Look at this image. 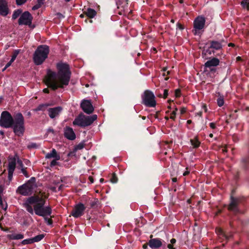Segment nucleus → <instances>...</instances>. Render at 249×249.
I'll return each mask as SVG.
<instances>
[{"label": "nucleus", "instance_id": "obj_27", "mask_svg": "<svg viewBox=\"0 0 249 249\" xmlns=\"http://www.w3.org/2000/svg\"><path fill=\"white\" fill-rule=\"evenodd\" d=\"M191 142L194 148L198 147L200 144V142L198 141V140L196 138L191 140Z\"/></svg>", "mask_w": 249, "mask_h": 249}, {"label": "nucleus", "instance_id": "obj_19", "mask_svg": "<svg viewBox=\"0 0 249 249\" xmlns=\"http://www.w3.org/2000/svg\"><path fill=\"white\" fill-rule=\"evenodd\" d=\"M239 203V200L237 198L231 197V203L229 206V209L234 212L238 211L237 205Z\"/></svg>", "mask_w": 249, "mask_h": 249}, {"label": "nucleus", "instance_id": "obj_37", "mask_svg": "<svg viewBox=\"0 0 249 249\" xmlns=\"http://www.w3.org/2000/svg\"><path fill=\"white\" fill-rule=\"evenodd\" d=\"M27 0H16V3L18 5H21L24 4Z\"/></svg>", "mask_w": 249, "mask_h": 249}, {"label": "nucleus", "instance_id": "obj_3", "mask_svg": "<svg viewBox=\"0 0 249 249\" xmlns=\"http://www.w3.org/2000/svg\"><path fill=\"white\" fill-rule=\"evenodd\" d=\"M8 164L7 167L8 170V178L10 181L12 180L14 172L15 170L16 164L18 165L21 169L22 173L27 178L29 177V175L26 169L23 167V164L21 160H20L18 156L17 155L14 156H10L8 159Z\"/></svg>", "mask_w": 249, "mask_h": 249}, {"label": "nucleus", "instance_id": "obj_45", "mask_svg": "<svg viewBox=\"0 0 249 249\" xmlns=\"http://www.w3.org/2000/svg\"><path fill=\"white\" fill-rule=\"evenodd\" d=\"M186 111V108L185 107H182L180 109V113L183 114H184Z\"/></svg>", "mask_w": 249, "mask_h": 249}, {"label": "nucleus", "instance_id": "obj_57", "mask_svg": "<svg viewBox=\"0 0 249 249\" xmlns=\"http://www.w3.org/2000/svg\"><path fill=\"white\" fill-rule=\"evenodd\" d=\"M191 123H192V121H191V120H188V121H187V123L188 124H191Z\"/></svg>", "mask_w": 249, "mask_h": 249}, {"label": "nucleus", "instance_id": "obj_25", "mask_svg": "<svg viewBox=\"0 0 249 249\" xmlns=\"http://www.w3.org/2000/svg\"><path fill=\"white\" fill-rule=\"evenodd\" d=\"M22 10L20 9H17L15 10L12 15V19H16L18 18L21 14Z\"/></svg>", "mask_w": 249, "mask_h": 249}, {"label": "nucleus", "instance_id": "obj_10", "mask_svg": "<svg viewBox=\"0 0 249 249\" xmlns=\"http://www.w3.org/2000/svg\"><path fill=\"white\" fill-rule=\"evenodd\" d=\"M205 23V19L203 17H198L194 20L193 32L195 35H199L200 31L204 28Z\"/></svg>", "mask_w": 249, "mask_h": 249}, {"label": "nucleus", "instance_id": "obj_43", "mask_svg": "<svg viewBox=\"0 0 249 249\" xmlns=\"http://www.w3.org/2000/svg\"><path fill=\"white\" fill-rule=\"evenodd\" d=\"M12 63V62L10 61L8 63H7V64L6 65L5 67L3 69V71L5 70L8 67H9L11 65Z\"/></svg>", "mask_w": 249, "mask_h": 249}, {"label": "nucleus", "instance_id": "obj_51", "mask_svg": "<svg viewBox=\"0 0 249 249\" xmlns=\"http://www.w3.org/2000/svg\"><path fill=\"white\" fill-rule=\"evenodd\" d=\"M48 132H52V133H53V129H51V128H49L48 129Z\"/></svg>", "mask_w": 249, "mask_h": 249}, {"label": "nucleus", "instance_id": "obj_9", "mask_svg": "<svg viewBox=\"0 0 249 249\" xmlns=\"http://www.w3.org/2000/svg\"><path fill=\"white\" fill-rule=\"evenodd\" d=\"M14 121L8 111H3L0 118V125L4 128H9L12 125Z\"/></svg>", "mask_w": 249, "mask_h": 249}, {"label": "nucleus", "instance_id": "obj_7", "mask_svg": "<svg viewBox=\"0 0 249 249\" xmlns=\"http://www.w3.org/2000/svg\"><path fill=\"white\" fill-rule=\"evenodd\" d=\"M24 118L20 113L16 115L15 120L13 122V129L15 133L18 135H22L24 132Z\"/></svg>", "mask_w": 249, "mask_h": 249}, {"label": "nucleus", "instance_id": "obj_49", "mask_svg": "<svg viewBox=\"0 0 249 249\" xmlns=\"http://www.w3.org/2000/svg\"><path fill=\"white\" fill-rule=\"evenodd\" d=\"M170 242H171V244H174L176 242V240L174 238H172L171 240H170Z\"/></svg>", "mask_w": 249, "mask_h": 249}, {"label": "nucleus", "instance_id": "obj_64", "mask_svg": "<svg viewBox=\"0 0 249 249\" xmlns=\"http://www.w3.org/2000/svg\"><path fill=\"white\" fill-rule=\"evenodd\" d=\"M80 17H81V18H84V15H83V14H81Z\"/></svg>", "mask_w": 249, "mask_h": 249}, {"label": "nucleus", "instance_id": "obj_15", "mask_svg": "<svg viewBox=\"0 0 249 249\" xmlns=\"http://www.w3.org/2000/svg\"><path fill=\"white\" fill-rule=\"evenodd\" d=\"M148 245L152 249H157L162 246V242L159 238L151 239L148 242Z\"/></svg>", "mask_w": 249, "mask_h": 249}, {"label": "nucleus", "instance_id": "obj_50", "mask_svg": "<svg viewBox=\"0 0 249 249\" xmlns=\"http://www.w3.org/2000/svg\"><path fill=\"white\" fill-rule=\"evenodd\" d=\"M89 179L90 181V183H93L94 181H93V178H92V177H89Z\"/></svg>", "mask_w": 249, "mask_h": 249}, {"label": "nucleus", "instance_id": "obj_47", "mask_svg": "<svg viewBox=\"0 0 249 249\" xmlns=\"http://www.w3.org/2000/svg\"><path fill=\"white\" fill-rule=\"evenodd\" d=\"M167 248L169 249H175V248H174L173 247V244H169L167 245Z\"/></svg>", "mask_w": 249, "mask_h": 249}, {"label": "nucleus", "instance_id": "obj_22", "mask_svg": "<svg viewBox=\"0 0 249 249\" xmlns=\"http://www.w3.org/2000/svg\"><path fill=\"white\" fill-rule=\"evenodd\" d=\"M85 14L89 18H93L96 15V12L93 9L88 8Z\"/></svg>", "mask_w": 249, "mask_h": 249}, {"label": "nucleus", "instance_id": "obj_23", "mask_svg": "<svg viewBox=\"0 0 249 249\" xmlns=\"http://www.w3.org/2000/svg\"><path fill=\"white\" fill-rule=\"evenodd\" d=\"M216 232L219 236V238L221 239H227L228 238V235L221 229H216Z\"/></svg>", "mask_w": 249, "mask_h": 249}, {"label": "nucleus", "instance_id": "obj_44", "mask_svg": "<svg viewBox=\"0 0 249 249\" xmlns=\"http://www.w3.org/2000/svg\"><path fill=\"white\" fill-rule=\"evenodd\" d=\"M168 95V91L166 89L164 90L163 98H165Z\"/></svg>", "mask_w": 249, "mask_h": 249}, {"label": "nucleus", "instance_id": "obj_29", "mask_svg": "<svg viewBox=\"0 0 249 249\" xmlns=\"http://www.w3.org/2000/svg\"><path fill=\"white\" fill-rule=\"evenodd\" d=\"M37 2L38 3L37 4L32 7V9L33 10H36L39 8L43 3V1H42L41 0H37Z\"/></svg>", "mask_w": 249, "mask_h": 249}, {"label": "nucleus", "instance_id": "obj_58", "mask_svg": "<svg viewBox=\"0 0 249 249\" xmlns=\"http://www.w3.org/2000/svg\"><path fill=\"white\" fill-rule=\"evenodd\" d=\"M236 59H237V60L239 61L241 59V58L240 56H238Z\"/></svg>", "mask_w": 249, "mask_h": 249}, {"label": "nucleus", "instance_id": "obj_33", "mask_svg": "<svg viewBox=\"0 0 249 249\" xmlns=\"http://www.w3.org/2000/svg\"><path fill=\"white\" fill-rule=\"evenodd\" d=\"M84 147V144L83 143H80L78 145H77L75 148L74 151H76L78 150H81Z\"/></svg>", "mask_w": 249, "mask_h": 249}, {"label": "nucleus", "instance_id": "obj_40", "mask_svg": "<svg viewBox=\"0 0 249 249\" xmlns=\"http://www.w3.org/2000/svg\"><path fill=\"white\" fill-rule=\"evenodd\" d=\"M180 90L178 89H176V91H175V96L176 97H178L180 96Z\"/></svg>", "mask_w": 249, "mask_h": 249}, {"label": "nucleus", "instance_id": "obj_2", "mask_svg": "<svg viewBox=\"0 0 249 249\" xmlns=\"http://www.w3.org/2000/svg\"><path fill=\"white\" fill-rule=\"evenodd\" d=\"M47 195L39 192L27 198L23 205L26 210L31 214L45 217L51 214L52 210L49 206H45Z\"/></svg>", "mask_w": 249, "mask_h": 249}, {"label": "nucleus", "instance_id": "obj_62", "mask_svg": "<svg viewBox=\"0 0 249 249\" xmlns=\"http://www.w3.org/2000/svg\"><path fill=\"white\" fill-rule=\"evenodd\" d=\"M209 136H210V137L212 138V137H213V134H210L209 135Z\"/></svg>", "mask_w": 249, "mask_h": 249}, {"label": "nucleus", "instance_id": "obj_21", "mask_svg": "<svg viewBox=\"0 0 249 249\" xmlns=\"http://www.w3.org/2000/svg\"><path fill=\"white\" fill-rule=\"evenodd\" d=\"M9 238L12 240H19L24 238V235L21 233H12L9 235Z\"/></svg>", "mask_w": 249, "mask_h": 249}, {"label": "nucleus", "instance_id": "obj_28", "mask_svg": "<svg viewBox=\"0 0 249 249\" xmlns=\"http://www.w3.org/2000/svg\"><path fill=\"white\" fill-rule=\"evenodd\" d=\"M217 105L219 107H222L224 104V98L222 96H220L217 99Z\"/></svg>", "mask_w": 249, "mask_h": 249}, {"label": "nucleus", "instance_id": "obj_13", "mask_svg": "<svg viewBox=\"0 0 249 249\" xmlns=\"http://www.w3.org/2000/svg\"><path fill=\"white\" fill-rule=\"evenodd\" d=\"M219 64V60L216 58H213L212 59L207 61L205 64L206 71H216L215 67Z\"/></svg>", "mask_w": 249, "mask_h": 249}, {"label": "nucleus", "instance_id": "obj_11", "mask_svg": "<svg viewBox=\"0 0 249 249\" xmlns=\"http://www.w3.org/2000/svg\"><path fill=\"white\" fill-rule=\"evenodd\" d=\"M32 19L33 17L29 12H24L21 15L18 19V24L30 26L31 25Z\"/></svg>", "mask_w": 249, "mask_h": 249}, {"label": "nucleus", "instance_id": "obj_8", "mask_svg": "<svg viewBox=\"0 0 249 249\" xmlns=\"http://www.w3.org/2000/svg\"><path fill=\"white\" fill-rule=\"evenodd\" d=\"M142 103L146 107H154L156 105L155 96L153 92L149 90L144 91L142 95Z\"/></svg>", "mask_w": 249, "mask_h": 249}, {"label": "nucleus", "instance_id": "obj_1", "mask_svg": "<svg viewBox=\"0 0 249 249\" xmlns=\"http://www.w3.org/2000/svg\"><path fill=\"white\" fill-rule=\"evenodd\" d=\"M57 68L58 71L57 73L49 70L44 79L46 84L53 90L68 85L71 77L69 66L67 64L58 63Z\"/></svg>", "mask_w": 249, "mask_h": 249}, {"label": "nucleus", "instance_id": "obj_63", "mask_svg": "<svg viewBox=\"0 0 249 249\" xmlns=\"http://www.w3.org/2000/svg\"><path fill=\"white\" fill-rule=\"evenodd\" d=\"M229 46H233V44H232V43H230V44H229Z\"/></svg>", "mask_w": 249, "mask_h": 249}, {"label": "nucleus", "instance_id": "obj_24", "mask_svg": "<svg viewBox=\"0 0 249 249\" xmlns=\"http://www.w3.org/2000/svg\"><path fill=\"white\" fill-rule=\"evenodd\" d=\"M221 44L217 41H213L211 43V48L215 50H219L221 48Z\"/></svg>", "mask_w": 249, "mask_h": 249}, {"label": "nucleus", "instance_id": "obj_42", "mask_svg": "<svg viewBox=\"0 0 249 249\" xmlns=\"http://www.w3.org/2000/svg\"><path fill=\"white\" fill-rule=\"evenodd\" d=\"M186 171L185 172H184V173L183 174V176H184L188 175L190 172V170L187 167L186 168Z\"/></svg>", "mask_w": 249, "mask_h": 249}, {"label": "nucleus", "instance_id": "obj_16", "mask_svg": "<svg viewBox=\"0 0 249 249\" xmlns=\"http://www.w3.org/2000/svg\"><path fill=\"white\" fill-rule=\"evenodd\" d=\"M62 110V108L57 107L53 108H50L48 109L49 116L52 119L57 117Z\"/></svg>", "mask_w": 249, "mask_h": 249}, {"label": "nucleus", "instance_id": "obj_59", "mask_svg": "<svg viewBox=\"0 0 249 249\" xmlns=\"http://www.w3.org/2000/svg\"><path fill=\"white\" fill-rule=\"evenodd\" d=\"M172 180L173 182H176L177 181V178H172Z\"/></svg>", "mask_w": 249, "mask_h": 249}, {"label": "nucleus", "instance_id": "obj_18", "mask_svg": "<svg viewBox=\"0 0 249 249\" xmlns=\"http://www.w3.org/2000/svg\"><path fill=\"white\" fill-rule=\"evenodd\" d=\"M8 14V8L6 1L0 0V15L6 16Z\"/></svg>", "mask_w": 249, "mask_h": 249}, {"label": "nucleus", "instance_id": "obj_17", "mask_svg": "<svg viewBox=\"0 0 249 249\" xmlns=\"http://www.w3.org/2000/svg\"><path fill=\"white\" fill-rule=\"evenodd\" d=\"M64 136L66 138L70 140H73L76 138L73 129L69 126L66 127L64 129Z\"/></svg>", "mask_w": 249, "mask_h": 249}, {"label": "nucleus", "instance_id": "obj_46", "mask_svg": "<svg viewBox=\"0 0 249 249\" xmlns=\"http://www.w3.org/2000/svg\"><path fill=\"white\" fill-rule=\"evenodd\" d=\"M210 126L211 128H212L213 129H214L215 127V124L213 123H211L210 124Z\"/></svg>", "mask_w": 249, "mask_h": 249}, {"label": "nucleus", "instance_id": "obj_61", "mask_svg": "<svg viewBox=\"0 0 249 249\" xmlns=\"http://www.w3.org/2000/svg\"><path fill=\"white\" fill-rule=\"evenodd\" d=\"M222 150L223 152H226V150L225 148H223Z\"/></svg>", "mask_w": 249, "mask_h": 249}, {"label": "nucleus", "instance_id": "obj_60", "mask_svg": "<svg viewBox=\"0 0 249 249\" xmlns=\"http://www.w3.org/2000/svg\"><path fill=\"white\" fill-rule=\"evenodd\" d=\"M103 181H104V179H103V178H101V179H100V181L101 182H103Z\"/></svg>", "mask_w": 249, "mask_h": 249}, {"label": "nucleus", "instance_id": "obj_4", "mask_svg": "<svg viewBox=\"0 0 249 249\" xmlns=\"http://www.w3.org/2000/svg\"><path fill=\"white\" fill-rule=\"evenodd\" d=\"M49 53V47L47 45L38 46L34 54V61L36 65L41 64L47 58Z\"/></svg>", "mask_w": 249, "mask_h": 249}, {"label": "nucleus", "instance_id": "obj_39", "mask_svg": "<svg viewBox=\"0 0 249 249\" xmlns=\"http://www.w3.org/2000/svg\"><path fill=\"white\" fill-rule=\"evenodd\" d=\"M111 181L114 183H116L117 182V177L115 175L113 176V177H112L111 179Z\"/></svg>", "mask_w": 249, "mask_h": 249}, {"label": "nucleus", "instance_id": "obj_5", "mask_svg": "<svg viewBox=\"0 0 249 249\" xmlns=\"http://www.w3.org/2000/svg\"><path fill=\"white\" fill-rule=\"evenodd\" d=\"M97 118L96 115L85 116L83 114H80L73 122V124L81 127H85L92 124Z\"/></svg>", "mask_w": 249, "mask_h": 249}, {"label": "nucleus", "instance_id": "obj_12", "mask_svg": "<svg viewBox=\"0 0 249 249\" xmlns=\"http://www.w3.org/2000/svg\"><path fill=\"white\" fill-rule=\"evenodd\" d=\"M85 210V207L84 204L79 203L74 206L71 215L75 218H78L83 214Z\"/></svg>", "mask_w": 249, "mask_h": 249}, {"label": "nucleus", "instance_id": "obj_54", "mask_svg": "<svg viewBox=\"0 0 249 249\" xmlns=\"http://www.w3.org/2000/svg\"><path fill=\"white\" fill-rule=\"evenodd\" d=\"M31 147H36V143H32L31 144Z\"/></svg>", "mask_w": 249, "mask_h": 249}, {"label": "nucleus", "instance_id": "obj_53", "mask_svg": "<svg viewBox=\"0 0 249 249\" xmlns=\"http://www.w3.org/2000/svg\"><path fill=\"white\" fill-rule=\"evenodd\" d=\"M43 91L45 93H48L49 92V90H48V89H43Z\"/></svg>", "mask_w": 249, "mask_h": 249}, {"label": "nucleus", "instance_id": "obj_36", "mask_svg": "<svg viewBox=\"0 0 249 249\" xmlns=\"http://www.w3.org/2000/svg\"><path fill=\"white\" fill-rule=\"evenodd\" d=\"M18 54V52H15L13 54V55L12 56V58H11V59L10 60L11 62H14V61L15 60V59L17 57Z\"/></svg>", "mask_w": 249, "mask_h": 249}, {"label": "nucleus", "instance_id": "obj_14", "mask_svg": "<svg viewBox=\"0 0 249 249\" xmlns=\"http://www.w3.org/2000/svg\"><path fill=\"white\" fill-rule=\"evenodd\" d=\"M81 107L83 111L89 114L91 113L94 110V108L89 100H84L81 104Z\"/></svg>", "mask_w": 249, "mask_h": 249}, {"label": "nucleus", "instance_id": "obj_32", "mask_svg": "<svg viewBox=\"0 0 249 249\" xmlns=\"http://www.w3.org/2000/svg\"><path fill=\"white\" fill-rule=\"evenodd\" d=\"M241 4L244 8L248 9L249 5V0H243L241 2Z\"/></svg>", "mask_w": 249, "mask_h": 249}, {"label": "nucleus", "instance_id": "obj_48", "mask_svg": "<svg viewBox=\"0 0 249 249\" xmlns=\"http://www.w3.org/2000/svg\"><path fill=\"white\" fill-rule=\"evenodd\" d=\"M177 27L178 29H179L180 30H182L183 29V27L182 26V25H181L179 23H178L177 24Z\"/></svg>", "mask_w": 249, "mask_h": 249}, {"label": "nucleus", "instance_id": "obj_52", "mask_svg": "<svg viewBox=\"0 0 249 249\" xmlns=\"http://www.w3.org/2000/svg\"><path fill=\"white\" fill-rule=\"evenodd\" d=\"M196 114L198 116H201L202 112L201 111L198 112L197 113H196Z\"/></svg>", "mask_w": 249, "mask_h": 249}, {"label": "nucleus", "instance_id": "obj_41", "mask_svg": "<svg viewBox=\"0 0 249 249\" xmlns=\"http://www.w3.org/2000/svg\"><path fill=\"white\" fill-rule=\"evenodd\" d=\"M4 187L2 185H0V196H2Z\"/></svg>", "mask_w": 249, "mask_h": 249}, {"label": "nucleus", "instance_id": "obj_26", "mask_svg": "<svg viewBox=\"0 0 249 249\" xmlns=\"http://www.w3.org/2000/svg\"><path fill=\"white\" fill-rule=\"evenodd\" d=\"M44 235L43 234H39L37 236H36L35 237L32 238L33 242L35 243L39 242L41 241L44 238Z\"/></svg>", "mask_w": 249, "mask_h": 249}, {"label": "nucleus", "instance_id": "obj_55", "mask_svg": "<svg viewBox=\"0 0 249 249\" xmlns=\"http://www.w3.org/2000/svg\"><path fill=\"white\" fill-rule=\"evenodd\" d=\"M202 107L204 109L205 111L206 112L207 110V109L206 106L203 105Z\"/></svg>", "mask_w": 249, "mask_h": 249}, {"label": "nucleus", "instance_id": "obj_31", "mask_svg": "<svg viewBox=\"0 0 249 249\" xmlns=\"http://www.w3.org/2000/svg\"><path fill=\"white\" fill-rule=\"evenodd\" d=\"M0 205L4 210H6L7 209V205L5 203V201L3 200L2 196H0Z\"/></svg>", "mask_w": 249, "mask_h": 249}, {"label": "nucleus", "instance_id": "obj_35", "mask_svg": "<svg viewBox=\"0 0 249 249\" xmlns=\"http://www.w3.org/2000/svg\"><path fill=\"white\" fill-rule=\"evenodd\" d=\"M56 160L55 159H54L51 162V163H50V166L51 167H53V166H54L55 165H56V164H58V162H57V160Z\"/></svg>", "mask_w": 249, "mask_h": 249}, {"label": "nucleus", "instance_id": "obj_20", "mask_svg": "<svg viewBox=\"0 0 249 249\" xmlns=\"http://www.w3.org/2000/svg\"><path fill=\"white\" fill-rule=\"evenodd\" d=\"M46 158H53L55 159L56 160H60V155L57 154L56 150L55 149H53V150L50 153H48L46 154Z\"/></svg>", "mask_w": 249, "mask_h": 249}, {"label": "nucleus", "instance_id": "obj_34", "mask_svg": "<svg viewBox=\"0 0 249 249\" xmlns=\"http://www.w3.org/2000/svg\"><path fill=\"white\" fill-rule=\"evenodd\" d=\"M177 108H175V110H174L172 113L171 114L170 118L172 120H175L176 115V112L177 111Z\"/></svg>", "mask_w": 249, "mask_h": 249}, {"label": "nucleus", "instance_id": "obj_30", "mask_svg": "<svg viewBox=\"0 0 249 249\" xmlns=\"http://www.w3.org/2000/svg\"><path fill=\"white\" fill-rule=\"evenodd\" d=\"M34 242H33L32 238L24 239V240H22L21 242V244L23 245L30 244H32Z\"/></svg>", "mask_w": 249, "mask_h": 249}, {"label": "nucleus", "instance_id": "obj_6", "mask_svg": "<svg viewBox=\"0 0 249 249\" xmlns=\"http://www.w3.org/2000/svg\"><path fill=\"white\" fill-rule=\"evenodd\" d=\"M36 187L35 178H32L27 182L19 186L17 190V193L24 196H29L34 192Z\"/></svg>", "mask_w": 249, "mask_h": 249}, {"label": "nucleus", "instance_id": "obj_38", "mask_svg": "<svg viewBox=\"0 0 249 249\" xmlns=\"http://www.w3.org/2000/svg\"><path fill=\"white\" fill-rule=\"evenodd\" d=\"M46 106V105H40L36 109V111L41 110L43 109V107H44Z\"/></svg>", "mask_w": 249, "mask_h": 249}, {"label": "nucleus", "instance_id": "obj_56", "mask_svg": "<svg viewBox=\"0 0 249 249\" xmlns=\"http://www.w3.org/2000/svg\"><path fill=\"white\" fill-rule=\"evenodd\" d=\"M147 248V244H144L143 245V248L144 249H146Z\"/></svg>", "mask_w": 249, "mask_h": 249}]
</instances>
